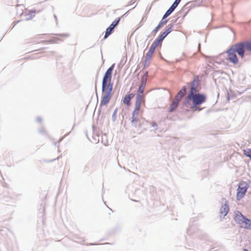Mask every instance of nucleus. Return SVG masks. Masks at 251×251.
<instances>
[{"label":"nucleus","instance_id":"c756f323","mask_svg":"<svg viewBox=\"0 0 251 251\" xmlns=\"http://www.w3.org/2000/svg\"><path fill=\"white\" fill-rule=\"evenodd\" d=\"M181 0H176L174 2L176 5H178Z\"/></svg>","mask_w":251,"mask_h":251},{"label":"nucleus","instance_id":"f257e3e1","mask_svg":"<svg viewBox=\"0 0 251 251\" xmlns=\"http://www.w3.org/2000/svg\"><path fill=\"white\" fill-rule=\"evenodd\" d=\"M246 51H251V41L242 42L232 46L226 51L227 60L233 65H236L239 62L236 53L241 58H243Z\"/></svg>","mask_w":251,"mask_h":251},{"label":"nucleus","instance_id":"cd10ccee","mask_svg":"<svg viewBox=\"0 0 251 251\" xmlns=\"http://www.w3.org/2000/svg\"><path fill=\"white\" fill-rule=\"evenodd\" d=\"M177 6V5L173 3V4L169 8L171 9L172 10L174 11Z\"/></svg>","mask_w":251,"mask_h":251},{"label":"nucleus","instance_id":"a878e982","mask_svg":"<svg viewBox=\"0 0 251 251\" xmlns=\"http://www.w3.org/2000/svg\"><path fill=\"white\" fill-rule=\"evenodd\" d=\"M152 55H153L152 53L148 51V52L146 54L145 58L151 60L152 57Z\"/></svg>","mask_w":251,"mask_h":251},{"label":"nucleus","instance_id":"6e6552de","mask_svg":"<svg viewBox=\"0 0 251 251\" xmlns=\"http://www.w3.org/2000/svg\"><path fill=\"white\" fill-rule=\"evenodd\" d=\"M134 97V94L133 93L125 95L123 100V103L127 106H130L131 105V100Z\"/></svg>","mask_w":251,"mask_h":251},{"label":"nucleus","instance_id":"39448f33","mask_svg":"<svg viewBox=\"0 0 251 251\" xmlns=\"http://www.w3.org/2000/svg\"><path fill=\"white\" fill-rule=\"evenodd\" d=\"M200 79L198 75H195L194 77L193 80L191 83L190 90L188 94H192L193 93H196L199 91V88Z\"/></svg>","mask_w":251,"mask_h":251},{"label":"nucleus","instance_id":"0eeeda50","mask_svg":"<svg viewBox=\"0 0 251 251\" xmlns=\"http://www.w3.org/2000/svg\"><path fill=\"white\" fill-rule=\"evenodd\" d=\"M246 217L244 216L240 212H237L236 213L234 219L235 221L241 227Z\"/></svg>","mask_w":251,"mask_h":251},{"label":"nucleus","instance_id":"f8f14e48","mask_svg":"<svg viewBox=\"0 0 251 251\" xmlns=\"http://www.w3.org/2000/svg\"><path fill=\"white\" fill-rule=\"evenodd\" d=\"M139 113H137L135 112H132V120L131 121L132 125L133 126H136V123L139 121V119L138 118V116L139 115Z\"/></svg>","mask_w":251,"mask_h":251},{"label":"nucleus","instance_id":"7ed1b4c3","mask_svg":"<svg viewBox=\"0 0 251 251\" xmlns=\"http://www.w3.org/2000/svg\"><path fill=\"white\" fill-rule=\"evenodd\" d=\"M206 100V96L202 93H193L188 94L185 98L184 105L192 111H201L202 108L200 106Z\"/></svg>","mask_w":251,"mask_h":251},{"label":"nucleus","instance_id":"dca6fc26","mask_svg":"<svg viewBox=\"0 0 251 251\" xmlns=\"http://www.w3.org/2000/svg\"><path fill=\"white\" fill-rule=\"evenodd\" d=\"M159 44V43H158L157 42L154 40L153 43L151 44V46L150 47L149 51L153 54L156 48L157 47Z\"/></svg>","mask_w":251,"mask_h":251},{"label":"nucleus","instance_id":"4be33fe9","mask_svg":"<svg viewBox=\"0 0 251 251\" xmlns=\"http://www.w3.org/2000/svg\"><path fill=\"white\" fill-rule=\"evenodd\" d=\"M243 153L245 155L249 157L251 160V149H247L243 151Z\"/></svg>","mask_w":251,"mask_h":251},{"label":"nucleus","instance_id":"bb28decb","mask_svg":"<svg viewBox=\"0 0 251 251\" xmlns=\"http://www.w3.org/2000/svg\"><path fill=\"white\" fill-rule=\"evenodd\" d=\"M171 31H172V27L166 29V30L164 32L166 34V35H167L169 33L171 32Z\"/></svg>","mask_w":251,"mask_h":251},{"label":"nucleus","instance_id":"393cba45","mask_svg":"<svg viewBox=\"0 0 251 251\" xmlns=\"http://www.w3.org/2000/svg\"><path fill=\"white\" fill-rule=\"evenodd\" d=\"M150 61V59H148L145 58V60L144 61V62L143 63L145 68L148 67L149 65Z\"/></svg>","mask_w":251,"mask_h":251},{"label":"nucleus","instance_id":"9b49d317","mask_svg":"<svg viewBox=\"0 0 251 251\" xmlns=\"http://www.w3.org/2000/svg\"><path fill=\"white\" fill-rule=\"evenodd\" d=\"M241 227L251 229V221L246 218Z\"/></svg>","mask_w":251,"mask_h":251},{"label":"nucleus","instance_id":"ddd939ff","mask_svg":"<svg viewBox=\"0 0 251 251\" xmlns=\"http://www.w3.org/2000/svg\"><path fill=\"white\" fill-rule=\"evenodd\" d=\"M229 211L228 206L226 205H225L222 207L220 211L221 216H225L228 213Z\"/></svg>","mask_w":251,"mask_h":251},{"label":"nucleus","instance_id":"412c9836","mask_svg":"<svg viewBox=\"0 0 251 251\" xmlns=\"http://www.w3.org/2000/svg\"><path fill=\"white\" fill-rule=\"evenodd\" d=\"M113 29L109 26L107 28L105 32V34L104 37V39H106L107 37H108L112 33Z\"/></svg>","mask_w":251,"mask_h":251},{"label":"nucleus","instance_id":"aec40b11","mask_svg":"<svg viewBox=\"0 0 251 251\" xmlns=\"http://www.w3.org/2000/svg\"><path fill=\"white\" fill-rule=\"evenodd\" d=\"M167 35L164 32L158 37L157 39H156L155 40L158 43H161L163 39L166 37Z\"/></svg>","mask_w":251,"mask_h":251},{"label":"nucleus","instance_id":"1a4fd4ad","mask_svg":"<svg viewBox=\"0 0 251 251\" xmlns=\"http://www.w3.org/2000/svg\"><path fill=\"white\" fill-rule=\"evenodd\" d=\"M186 92V86H183L181 90H180L178 93L177 94V95L175 97V99L178 100L179 101H180L182 98L184 96V95L185 94Z\"/></svg>","mask_w":251,"mask_h":251},{"label":"nucleus","instance_id":"5701e85b","mask_svg":"<svg viewBox=\"0 0 251 251\" xmlns=\"http://www.w3.org/2000/svg\"><path fill=\"white\" fill-rule=\"evenodd\" d=\"M120 19L115 20L110 25L109 27L114 29L115 26L118 24Z\"/></svg>","mask_w":251,"mask_h":251},{"label":"nucleus","instance_id":"f03ea898","mask_svg":"<svg viewBox=\"0 0 251 251\" xmlns=\"http://www.w3.org/2000/svg\"><path fill=\"white\" fill-rule=\"evenodd\" d=\"M114 68V65H112L107 69L104 74L102 79V90L104 92L101 100V105H106L110 100L111 97V91L112 90V84L111 83L112 73Z\"/></svg>","mask_w":251,"mask_h":251},{"label":"nucleus","instance_id":"f3484780","mask_svg":"<svg viewBox=\"0 0 251 251\" xmlns=\"http://www.w3.org/2000/svg\"><path fill=\"white\" fill-rule=\"evenodd\" d=\"M167 22V20H164L162 19L158 25L153 29V32L156 33L158 31L159 29L164 25L166 24Z\"/></svg>","mask_w":251,"mask_h":251},{"label":"nucleus","instance_id":"20e7f679","mask_svg":"<svg viewBox=\"0 0 251 251\" xmlns=\"http://www.w3.org/2000/svg\"><path fill=\"white\" fill-rule=\"evenodd\" d=\"M145 106V99L144 96H136L134 109L133 112L137 113L143 112V110H141V106Z\"/></svg>","mask_w":251,"mask_h":251},{"label":"nucleus","instance_id":"9d476101","mask_svg":"<svg viewBox=\"0 0 251 251\" xmlns=\"http://www.w3.org/2000/svg\"><path fill=\"white\" fill-rule=\"evenodd\" d=\"M180 101L175 98L172 103L170 105V109L169 111L172 112L174 111L178 106V103Z\"/></svg>","mask_w":251,"mask_h":251},{"label":"nucleus","instance_id":"6ab92c4d","mask_svg":"<svg viewBox=\"0 0 251 251\" xmlns=\"http://www.w3.org/2000/svg\"><path fill=\"white\" fill-rule=\"evenodd\" d=\"M148 76V72H147L142 78L141 84L146 86Z\"/></svg>","mask_w":251,"mask_h":251},{"label":"nucleus","instance_id":"4468645a","mask_svg":"<svg viewBox=\"0 0 251 251\" xmlns=\"http://www.w3.org/2000/svg\"><path fill=\"white\" fill-rule=\"evenodd\" d=\"M36 13L35 10H26L25 13L24 14L26 16H28V17L27 18V19H32L33 17L35 16Z\"/></svg>","mask_w":251,"mask_h":251},{"label":"nucleus","instance_id":"b1692460","mask_svg":"<svg viewBox=\"0 0 251 251\" xmlns=\"http://www.w3.org/2000/svg\"><path fill=\"white\" fill-rule=\"evenodd\" d=\"M173 12V10H172L171 9H169L165 13V14L163 16V20H164L165 18L168 17Z\"/></svg>","mask_w":251,"mask_h":251},{"label":"nucleus","instance_id":"423d86ee","mask_svg":"<svg viewBox=\"0 0 251 251\" xmlns=\"http://www.w3.org/2000/svg\"><path fill=\"white\" fill-rule=\"evenodd\" d=\"M247 190V187L244 183H241L237 190L236 198L239 201L243 198L245 195Z\"/></svg>","mask_w":251,"mask_h":251},{"label":"nucleus","instance_id":"a211bd4d","mask_svg":"<svg viewBox=\"0 0 251 251\" xmlns=\"http://www.w3.org/2000/svg\"><path fill=\"white\" fill-rule=\"evenodd\" d=\"M145 85L141 84L137 91V96H144L143 92L144 91Z\"/></svg>","mask_w":251,"mask_h":251},{"label":"nucleus","instance_id":"7c9ffc66","mask_svg":"<svg viewBox=\"0 0 251 251\" xmlns=\"http://www.w3.org/2000/svg\"><path fill=\"white\" fill-rule=\"evenodd\" d=\"M152 126H153L154 127H157V124L155 122H153L152 123Z\"/></svg>","mask_w":251,"mask_h":251},{"label":"nucleus","instance_id":"2f4dec72","mask_svg":"<svg viewBox=\"0 0 251 251\" xmlns=\"http://www.w3.org/2000/svg\"><path fill=\"white\" fill-rule=\"evenodd\" d=\"M243 251H249L247 250V249H244Z\"/></svg>","mask_w":251,"mask_h":251},{"label":"nucleus","instance_id":"c85d7f7f","mask_svg":"<svg viewBox=\"0 0 251 251\" xmlns=\"http://www.w3.org/2000/svg\"><path fill=\"white\" fill-rule=\"evenodd\" d=\"M177 6V5L173 3V4L169 8L171 9L172 10L174 11Z\"/></svg>","mask_w":251,"mask_h":251},{"label":"nucleus","instance_id":"2eb2a0df","mask_svg":"<svg viewBox=\"0 0 251 251\" xmlns=\"http://www.w3.org/2000/svg\"><path fill=\"white\" fill-rule=\"evenodd\" d=\"M159 44V43H158L157 42L154 40L153 43L151 44V46L150 47L149 51L153 54L156 48L157 47Z\"/></svg>","mask_w":251,"mask_h":251}]
</instances>
